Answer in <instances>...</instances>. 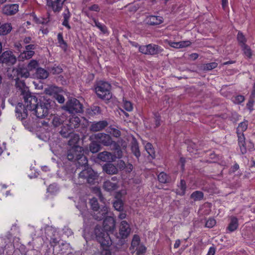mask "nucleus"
I'll return each mask as SVG.
<instances>
[{
	"mask_svg": "<svg viewBox=\"0 0 255 255\" xmlns=\"http://www.w3.org/2000/svg\"><path fill=\"white\" fill-rule=\"evenodd\" d=\"M115 228V221L114 219L108 216L103 221V228L100 226H96L94 229V234L97 241L103 247H109L112 244L111 238L107 231H112Z\"/></svg>",
	"mask_w": 255,
	"mask_h": 255,
	"instance_id": "obj_1",
	"label": "nucleus"
},
{
	"mask_svg": "<svg viewBox=\"0 0 255 255\" xmlns=\"http://www.w3.org/2000/svg\"><path fill=\"white\" fill-rule=\"evenodd\" d=\"M23 98L25 102L24 105L19 103L15 107L16 117L22 122L27 117V111H32L39 103L36 96L31 93H26L25 94L23 93Z\"/></svg>",
	"mask_w": 255,
	"mask_h": 255,
	"instance_id": "obj_2",
	"label": "nucleus"
},
{
	"mask_svg": "<svg viewBox=\"0 0 255 255\" xmlns=\"http://www.w3.org/2000/svg\"><path fill=\"white\" fill-rule=\"evenodd\" d=\"M55 102L47 96H43L39 100V102L34 107V114L38 118H43L47 116L49 111L54 105Z\"/></svg>",
	"mask_w": 255,
	"mask_h": 255,
	"instance_id": "obj_3",
	"label": "nucleus"
},
{
	"mask_svg": "<svg viewBox=\"0 0 255 255\" xmlns=\"http://www.w3.org/2000/svg\"><path fill=\"white\" fill-rule=\"evenodd\" d=\"M67 158L69 160H76V166L78 167L84 166L85 168L88 165V159L83 154V149L81 146L75 147L68 150Z\"/></svg>",
	"mask_w": 255,
	"mask_h": 255,
	"instance_id": "obj_4",
	"label": "nucleus"
},
{
	"mask_svg": "<svg viewBox=\"0 0 255 255\" xmlns=\"http://www.w3.org/2000/svg\"><path fill=\"white\" fill-rule=\"evenodd\" d=\"M97 177V173L91 168L87 167L79 173L78 181L76 182V184L81 185L88 183L90 184H94Z\"/></svg>",
	"mask_w": 255,
	"mask_h": 255,
	"instance_id": "obj_5",
	"label": "nucleus"
},
{
	"mask_svg": "<svg viewBox=\"0 0 255 255\" xmlns=\"http://www.w3.org/2000/svg\"><path fill=\"white\" fill-rule=\"evenodd\" d=\"M248 122L247 121L239 124L237 128V134L238 137V144L240 148L241 153L243 154H245L247 152V148L245 145V137L244 132L246 131L248 128Z\"/></svg>",
	"mask_w": 255,
	"mask_h": 255,
	"instance_id": "obj_6",
	"label": "nucleus"
},
{
	"mask_svg": "<svg viewBox=\"0 0 255 255\" xmlns=\"http://www.w3.org/2000/svg\"><path fill=\"white\" fill-rule=\"evenodd\" d=\"M96 92L99 98L109 100L112 98V95L110 91L111 85L108 82L100 81L95 88Z\"/></svg>",
	"mask_w": 255,
	"mask_h": 255,
	"instance_id": "obj_7",
	"label": "nucleus"
},
{
	"mask_svg": "<svg viewBox=\"0 0 255 255\" xmlns=\"http://www.w3.org/2000/svg\"><path fill=\"white\" fill-rule=\"evenodd\" d=\"M63 109L69 113L75 114L83 112V105L75 98L69 99Z\"/></svg>",
	"mask_w": 255,
	"mask_h": 255,
	"instance_id": "obj_8",
	"label": "nucleus"
},
{
	"mask_svg": "<svg viewBox=\"0 0 255 255\" xmlns=\"http://www.w3.org/2000/svg\"><path fill=\"white\" fill-rule=\"evenodd\" d=\"M66 120V116L64 114L61 115H51L48 118V121H46V120H44L41 122V124L43 126H49L51 124L54 127H58L60 125H62Z\"/></svg>",
	"mask_w": 255,
	"mask_h": 255,
	"instance_id": "obj_9",
	"label": "nucleus"
},
{
	"mask_svg": "<svg viewBox=\"0 0 255 255\" xmlns=\"http://www.w3.org/2000/svg\"><path fill=\"white\" fill-rule=\"evenodd\" d=\"M16 61V57L11 51H5L0 55V63L11 65L15 64Z\"/></svg>",
	"mask_w": 255,
	"mask_h": 255,
	"instance_id": "obj_10",
	"label": "nucleus"
},
{
	"mask_svg": "<svg viewBox=\"0 0 255 255\" xmlns=\"http://www.w3.org/2000/svg\"><path fill=\"white\" fill-rule=\"evenodd\" d=\"M131 228L129 225L126 221L121 222L119 227V236L121 239H126L130 234Z\"/></svg>",
	"mask_w": 255,
	"mask_h": 255,
	"instance_id": "obj_11",
	"label": "nucleus"
},
{
	"mask_svg": "<svg viewBox=\"0 0 255 255\" xmlns=\"http://www.w3.org/2000/svg\"><path fill=\"white\" fill-rule=\"evenodd\" d=\"M12 72L13 74L16 75L15 80L17 81L19 78H28L30 74L28 70L23 66H18L17 68L13 69Z\"/></svg>",
	"mask_w": 255,
	"mask_h": 255,
	"instance_id": "obj_12",
	"label": "nucleus"
},
{
	"mask_svg": "<svg viewBox=\"0 0 255 255\" xmlns=\"http://www.w3.org/2000/svg\"><path fill=\"white\" fill-rule=\"evenodd\" d=\"M108 213V209L106 206H101L99 210L94 211L93 218L98 221H101L106 218Z\"/></svg>",
	"mask_w": 255,
	"mask_h": 255,
	"instance_id": "obj_13",
	"label": "nucleus"
},
{
	"mask_svg": "<svg viewBox=\"0 0 255 255\" xmlns=\"http://www.w3.org/2000/svg\"><path fill=\"white\" fill-rule=\"evenodd\" d=\"M108 125V123L106 121L94 122L91 124L90 130L93 132L99 131L104 129Z\"/></svg>",
	"mask_w": 255,
	"mask_h": 255,
	"instance_id": "obj_14",
	"label": "nucleus"
},
{
	"mask_svg": "<svg viewBox=\"0 0 255 255\" xmlns=\"http://www.w3.org/2000/svg\"><path fill=\"white\" fill-rule=\"evenodd\" d=\"M96 138L99 140V142L104 145L109 146L113 142L110 135L104 133H98L96 135Z\"/></svg>",
	"mask_w": 255,
	"mask_h": 255,
	"instance_id": "obj_15",
	"label": "nucleus"
},
{
	"mask_svg": "<svg viewBox=\"0 0 255 255\" xmlns=\"http://www.w3.org/2000/svg\"><path fill=\"white\" fill-rule=\"evenodd\" d=\"M3 14L12 15L15 14L18 10V5L16 4L5 5L2 8Z\"/></svg>",
	"mask_w": 255,
	"mask_h": 255,
	"instance_id": "obj_16",
	"label": "nucleus"
},
{
	"mask_svg": "<svg viewBox=\"0 0 255 255\" xmlns=\"http://www.w3.org/2000/svg\"><path fill=\"white\" fill-rule=\"evenodd\" d=\"M116 156L108 151H103L98 154V158L104 162H111L115 160Z\"/></svg>",
	"mask_w": 255,
	"mask_h": 255,
	"instance_id": "obj_17",
	"label": "nucleus"
},
{
	"mask_svg": "<svg viewBox=\"0 0 255 255\" xmlns=\"http://www.w3.org/2000/svg\"><path fill=\"white\" fill-rule=\"evenodd\" d=\"M46 5L51 7L54 12H59L62 8V3L57 0L52 1V0H46Z\"/></svg>",
	"mask_w": 255,
	"mask_h": 255,
	"instance_id": "obj_18",
	"label": "nucleus"
},
{
	"mask_svg": "<svg viewBox=\"0 0 255 255\" xmlns=\"http://www.w3.org/2000/svg\"><path fill=\"white\" fill-rule=\"evenodd\" d=\"M146 23L150 25H156L163 22V18L161 16L150 15L146 18Z\"/></svg>",
	"mask_w": 255,
	"mask_h": 255,
	"instance_id": "obj_19",
	"label": "nucleus"
},
{
	"mask_svg": "<svg viewBox=\"0 0 255 255\" xmlns=\"http://www.w3.org/2000/svg\"><path fill=\"white\" fill-rule=\"evenodd\" d=\"M102 168L103 171L108 174H116L118 172L117 167L111 163H106Z\"/></svg>",
	"mask_w": 255,
	"mask_h": 255,
	"instance_id": "obj_20",
	"label": "nucleus"
},
{
	"mask_svg": "<svg viewBox=\"0 0 255 255\" xmlns=\"http://www.w3.org/2000/svg\"><path fill=\"white\" fill-rule=\"evenodd\" d=\"M167 43L171 47L175 48H181L187 47L191 45V42L190 41H181L179 42H172L168 41Z\"/></svg>",
	"mask_w": 255,
	"mask_h": 255,
	"instance_id": "obj_21",
	"label": "nucleus"
},
{
	"mask_svg": "<svg viewBox=\"0 0 255 255\" xmlns=\"http://www.w3.org/2000/svg\"><path fill=\"white\" fill-rule=\"evenodd\" d=\"M148 54L156 55L162 52L163 49L159 46L156 44H148Z\"/></svg>",
	"mask_w": 255,
	"mask_h": 255,
	"instance_id": "obj_22",
	"label": "nucleus"
},
{
	"mask_svg": "<svg viewBox=\"0 0 255 255\" xmlns=\"http://www.w3.org/2000/svg\"><path fill=\"white\" fill-rule=\"evenodd\" d=\"M73 130L67 125H63L59 131L60 135L64 138H68L72 134Z\"/></svg>",
	"mask_w": 255,
	"mask_h": 255,
	"instance_id": "obj_23",
	"label": "nucleus"
},
{
	"mask_svg": "<svg viewBox=\"0 0 255 255\" xmlns=\"http://www.w3.org/2000/svg\"><path fill=\"white\" fill-rule=\"evenodd\" d=\"M119 187L116 182H113L111 180H107L104 182L103 188L108 191L115 190Z\"/></svg>",
	"mask_w": 255,
	"mask_h": 255,
	"instance_id": "obj_24",
	"label": "nucleus"
},
{
	"mask_svg": "<svg viewBox=\"0 0 255 255\" xmlns=\"http://www.w3.org/2000/svg\"><path fill=\"white\" fill-rule=\"evenodd\" d=\"M80 118L76 116H72L69 120L67 125L73 130L74 128H77L80 125Z\"/></svg>",
	"mask_w": 255,
	"mask_h": 255,
	"instance_id": "obj_25",
	"label": "nucleus"
},
{
	"mask_svg": "<svg viewBox=\"0 0 255 255\" xmlns=\"http://www.w3.org/2000/svg\"><path fill=\"white\" fill-rule=\"evenodd\" d=\"M70 137L71 138L68 141V144L71 146L70 149H73L75 147L80 146L77 145L80 139L79 136L78 134L73 132L72 134L70 135Z\"/></svg>",
	"mask_w": 255,
	"mask_h": 255,
	"instance_id": "obj_26",
	"label": "nucleus"
},
{
	"mask_svg": "<svg viewBox=\"0 0 255 255\" xmlns=\"http://www.w3.org/2000/svg\"><path fill=\"white\" fill-rule=\"evenodd\" d=\"M63 21L62 22V25L67 28L68 29H71V26L69 24V20L71 17V13L68 8L64 10L63 14Z\"/></svg>",
	"mask_w": 255,
	"mask_h": 255,
	"instance_id": "obj_27",
	"label": "nucleus"
},
{
	"mask_svg": "<svg viewBox=\"0 0 255 255\" xmlns=\"http://www.w3.org/2000/svg\"><path fill=\"white\" fill-rule=\"evenodd\" d=\"M12 30V26L10 23H5L2 25H0V35H5Z\"/></svg>",
	"mask_w": 255,
	"mask_h": 255,
	"instance_id": "obj_28",
	"label": "nucleus"
},
{
	"mask_svg": "<svg viewBox=\"0 0 255 255\" xmlns=\"http://www.w3.org/2000/svg\"><path fill=\"white\" fill-rule=\"evenodd\" d=\"M35 54L34 51H24L18 57V60L24 61L25 60L30 59Z\"/></svg>",
	"mask_w": 255,
	"mask_h": 255,
	"instance_id": "obj_29",
	"label": "nucleus"
},
{
	"mask_svg": "<svg viewBox=\"0 0 255 255\" xmlns=\"http://www.w3.org/2000/svg\"><path fill=\"white\" fill-rule=\"evenodd\" d=\"M131 150L136 158H138L140 156L138 144L135 139H133L131 142Z\"/></svg>",
	"mask_w": 255,
	"mask_h": 255,
	"instance_id": "obj_30",
	"label": "nucleus"
},
{
	"mask_svg": "<svg viewBox=\"0 0 255 255\" xmlns=\"http://www.w3.org/2000/svg\"><path fill=\"white\" fill-rule=\"evenodd\" d=\"M36 75L39 79H45L48 77L49 73L44 69L39 68L37 69Z\"/></svg>",
	"mask_w": 255,
	"mask_h": 255,
	"instance_id": "obj_31",
	"label": "nucleus"
},
{
	"mask_svg": "<svg viewBox=\"0 0 255 255\" xmlns=\"http://www.w3.org/2000/svg\"><path fill=\"white\" fill-rule=\"evenodd\" d=\"M203 197L204 194L200 191H194L190 195V198L194 201H200L203 199Z\"/></svg>",
	"mask_w": 255,
	"mask_h": 255,
	"instance_id": "obj_32",
	"label": "nucleus"
},
{
	"mask_svg": "<svg viewBox=\"0 0 255 255\" xmlns=\"http://www.w3.org/2000/svg\"><path fill=\"white\" fill-rule=\"evenodd\" d=\"M238 227V221L237 218L233 217L231 219L230 223L228 227V230L230 232L235 231Z\"/></svg>",
	"mask_w": 255,
	"mask_h": 255,
	"instance_id": "obj_33",
	"label": "nucleus"
},
{
	"mask_svg": "<svg viewBox=\"0 0 255 255\" xmlns=\"http://www.w3.org/2000/svg\"><path fill=\"white\" fill-rule=\"evenodd\" d=\"M179 190L177 191V194L181 196H183L185 194L186 189V184L184 180L181 179L180 182L178 186Z\"/></svg>",
	"mask_w": 255,
	"mask_h": 255,
	"instance_id": "obj_34",
	"label": "nucleus"
},
{
	"mask_svg": "<svg viewBox=\"0 0 255 255\" xmlns=\"http://www.w3.org/2000/svg\"><path fill=\"white\" fill-rule=\"evenodd\" d=\"M159 181L162 183H168L170 181V179L168 175L164 172H161L158 176Z\"/></svg>",
	"mask_w": 255,
	"mask_h": 255,
	"instance_id": "obj_35",
	"label": "nucleus"
},
{
	"mask_svg": "<svg viewBox=\"0 0 255 255\" xmlns=\"http://www.w3.org/2000/svg\"><path fill=\"white\" fill-rule=\"evenodd\" d=\"M89 203H90L91 209L94 211H97L99 210V209L101 207L99 206L98 200H97V198H96L94 197V198H92V199H91L90 200Z\"/></svg>",
	"mask_w": 255,
	"mask_h": 255,
	"instance_id": "obj_36",
	"label": "nucleus"
},
{
	"mask_svg": "<svg viewBox=\"0 0 255 255\" xmlns=\"http://www.w3.org/2000/svg\"><path fill=\"white\" fill-rule=\"evenodd\" d=\"M57 39L60 46L64 50H66L67 47V45L66 42L63 39V35L61 33H58L57 35Z\"/></svg>",
	"mask_w": 255,
	"mask_h": 255,
	"instance_id": "obj_37",
	"label": "nucleus"
},
{
	"mask_svg": "<svg viewBox=\"0 0 255 255\" xmlns=\"http://www.w3.org/2000/svg\"><path fill=\"white\" fill-rule=\"evenodd\" d=\"M89 148L92 153H96L100 150L101 145L96 142H92L90 144Z\"/></svg>",
	"mask_w": 255,
	"mask_h": 255,
	"instance_id": "obj_38",
	"label": "nucleus"
},
{
	"mask_svg": "<svg viewBox=\"0 0 255 255\" xmlns=\"http://www.w3.org/2000/svg\"><path fill=\"white\" fill-rule=\"evenodd\" d=\"M145 148L147 152L149 154V155L154 158L155 157V152L153 148L152 145L148 142L145 145Z\"/></svg>",
	"mask_w": 255,
	"mask_h": 255,
	"instance_id": "obj_39",
	"label": "nucleus"
},
{
	"mask_svg": "<svg viewBox=\"0 0 255 255\" xmlns=\"http://www.w3.org/2000/svg\"><path fill=\"white\" fill-rule=\"evenodd\" d=\"M109 132L116 137H119L121 135V131L117 128L112 126L109 128Z\"/></svg>",
	"mask_w": 255,
	"mask_h": 255,
	"instance_id": "obj_40",
	"label": "nucleus"
},
{
	"mask_svg": "<svg viewBox=\"0 0 255 255\" xmlns=\"http://www.w3.org/2000/svg\"><path fill=\"white\" fill-rule=\"evenodd\" d=\"M140 238L138 235H134L133 236L131 243V247L134 249L135 248H137L140 243Z\"/></svg>",
	"mask_w": 255,
	"mask_h": 255,
	"instance_id": "obj_41",
	"label": "nucleus"
},
{
	"mask_svg": "<svg viewBox=\"0 0 255 255\" xmlns=\"http://www.w3.org/2000/svg\"><path fill=\"white\" fill-rule=\"evenodd\" d=\"M113 206L116 210L121 211L123 209V202L122 200H117L113 203Z\"/></svg>",
	"mask_w": 255,
	"mask_h": 255,
	"instance_id": "obj_42",
	"label": "nucleus"
},
{
	"mask_svg": "<svg viewBox=\"0 0 255 255\" xmlns=\"http://www.w3.org/2000/svg\"><path fill=\"white\" fill-rule=\"evenodd\" d=\"M94 22L95 26H96L102 32H103L104 33L107 32V28L105 25L101 24L95 19H94Z\"/></svg>",
	"mask_w": 255,
	"mask_h": 255,
	"instance_id": "obj_43",
	"label": "nucleus"
},
{
	"mask_svg": "<svg viewBox=\"0 0 255 255\" xmlns=\"http://www.w3.org/2000/svg\"><path fill=\"white\" fill-rule=\"evenodd\" d=\"M125 7L128 8V10L130 12H135L139 8V6L138 4L131 3L127 5Z\"/></svg>",
	"mask_w": 255,
	"mask_h": 255,
	"instance_id": "obj_44",
	"label": "nucleus"
},
{
	"mask_svg": "<svg viewBox=\"0 0 255 255\" xmlns=\"http://www.w3.org/2000/svg\"><path fill=\"white\" fill-rule=\"evenodd\" d=\"M218 66V64L216 62H212L209 63L205 64L203 66L204 70H211Z\"/></svg>",
	"mask_w": 255,
	"mask_h": 255,
	"instance_id": "obj_45",
	"label": "nucleus"
},
{
	"mask_svg": "<svg viewBox=\"0 0 255 255\" xmlns=\"http://www.w3.org/2000/svg\"><path fill=\"white\" fill-rule=\"evenodd\" d=\"M237 39L241 46L246 45V39L242 32H238L237 35Z\"/></svg>",
	"mask_w": 255,
	"mask_h": 255,
	"instance_id": "obj_46",
	"label": "nucleus"
},
{
	"mask_svg": "<svg viewBox=\"0 0 255 255\" xmlns=\"http://www.w3.org/2000/svg\"><path fill=\"white\" fill-rule=\"evenodd\" d=\"M38 66V62L35 60H32L30 61L29 64H28V68L30 71H32L35 69H36Z\"/></svg>",
	"mask_w": 255,
	"mask_h": 255,
	"instance_id": "obj_47",
	"label": "nucleus"
},
{
	"mask_svg": "<svg viewBox=\"0 0 255 255\" xmlns=\"http://www.w3.org/2000/svg\"><path fill=\"white\" fill-rule=\"evenodd\" d=\"M245 54L249 58H251L252 56V52L251 49L247 45L242 46Z\"/></svg>",
	"mask_w": 255,
	"mask_h": 255,
	"instance_id": "obj_48",
	"label": "nucleus"
},
{
	"mask_svg": "<svg viewBox=\"0 0 255 255\" xmlns=\"http://www.w3.org/2000/svg\"><path fill=\"white\" fill-rule=\"evenodd\" d=\"M160 122L161 119L159 115L157 114H155L154 119V124L153 125V127L154 128L158 127L160 125Z\"/></svg>",
	"mask_w": 255,
	"mask_h": 255,
	"instance_id": "obj_49",
	"label": "nucleus"
},
{
	"mask_svg": "<svg viewBox=\"0 0 255 255\" xmlns=\"http://www.w3.org/2000/svg\"><path fill=\"white\" fill-rule=\"evenodd\" d=\"M216 220L213 218H209L206 222L205 227L209 228H213L216 225Z\"/></svg>",
	"mask_w": 255,
	"mask_h": 255,
	"instance_id": "obj_50",
	"label": "nucleus"
},
{
	"mask_svg": "<svg viewBox=\"0 0 255 255\" xmlns=\"http://www.w3.org/2000/svg\"><path fill=\"white\" fill-rule=\"evenodd\" d=\"M124 108L128 112H130L133 109L132 105L131 102L126 100L124 101Z\"/></svg>",
	"mask_w": 255,
	"mask_h": 255,
	"instance_id": "obj_51",
	"label": "nucleus"
},
{
	"mask_svg": "<svg viewBox=\"0 0 255 255\" xmlns=\"http://www.w3.org/2000/svg\"><path fill=\"white\" fill-rule=\"evenodd\" d=\"M101 113L100 108L98 106H94L91 108L89 114L91 115H97Z\"/></svg>",
	"mask_w": 255,
	"mask_h": 255,
	"instance_id": "obj_52",
	"label": "nucleus"
},
{
	"mask_svg": "<svg viewBox=\"0 0 255 255\" xmlns=\"http://www.w3.org/2000/svg\"><path fill=\"white\" fill-rule=\"evenodd\" d=\"M245 98L243 96L238 95L234 98L233 101L235 103L239 104L243 102Z\"/></svg>",
	"mask_w": 255,
	"mask_h": 255,
	"instance_id": "obj_53",
	"label": "nucleus"
},
{
	"mask_svg": "<svg viewBox=\"0 0 255 255\" xmlns=\"http://www.w3.org/2000/svg\"><path fill=\"white\" fill-rule=\"evenodd\" d=\"M51 72L53 74H58L62 72V69L60 67H53L51 69Z\"/></svg>",
	"mask_w": 255,
	"mask_h": 255,
	"instance_id": "obj_54",
	"label": "nucleus"
},
{
	"mask_svg": "<svg viewBox=\"0 0 255 255\" xmlns=\"http://www.w3.org/2000/svg\"><path fill=\"white\" fill-rule=\"evenodd\" d=\"M136 255H143L144 253L146 251L145 247L142 246H139L138 248L136 249Z\"/></svg>",
	"mask_w": 255,
	"mask_h": 255,
	"instance_id": "obj_55",
	"label": "nucleus"
},
{
	"mask_svg": "<svg viewBox=\"0 0 255 255\" xmlns=\"http://www.w3.org/2000/svg\"><path fill=\"white\" fill-rule=\"evenodd\" d=\"M148 45L140 46L139 47V52L144 54H148Z\"/></svg>",
	"mask_w": 255,
	"mask_h": 255,
	"instance_id": "obj_56",
	"label": "nucleus"
},
{
	"mask_svg": "<svg viewBox=\"0 0 255 255\" xmlns=\"http://www.w3.org/2000/svg\"><path fill=\"white\" fill-rule=\"evenodd\" d=\"M36 48V45L34 44H29L25 46V51H34L33 50H34Z\"/></svg>",
	"mask_w": 255,
	"mask_h": 255,
	"instance_id": "obj_57",
	"label": "nucleus"
},
{
	"mask_svg": "<svg viewBox=\"0 0 255 255\" xmlns=\"http://www.w3.org/2000/svg\"><path fill=\"white\" fill-rule=\"evenodd\" d=\"M89 9L90 10L97 11V12L99 11L100 9L99 6L96 4L91 5L90 7H89Z\"/></svg>",
	"mask_w": 255,
	"mask_h": 255,
	"instance_id": "obj_58",
	"label": "nucleus"
},
{
	"mask_svg": "<svg viewBox=\"0 0 255 255\" xmlns=\"http://www.w3.org/2000/svg\"><path fill=\"white\" fill-rule=\"evenodd\" d=\"M56 99L59 103H63L65 101L64 97L61 95H57L56 97Z\"/></svg>",
	"mask_w": 255,
	"mask_h": 255,
	"instance_id": "obj_59",
	"label": "nucleus"
},
{
	"mask_svg": "<svg viewBox=\"0 0 255 255\" xmlns=\"http://www.w3.org/2000/svg\"><path fill=\"white\" fill-rule=\"evenodd\" d=\"M216 252V248L214 247L210 248L208 252L206 255H215Z\"/></svg>",
	"mask_w": 255,
	"mask_h": 255,
	"instance_id": "obj_60",
	"label": "nucleus"
},
{
	"mask_svg": "<svg viewBox=\"0 0 255 255\" xmlns=\"http://www.w3.org/2000/svg\"><path fill=\"white\" fill-rule=\"evenodd\" d=\"M127 214L125 212H120L119 214L118 215L119 218H120L121 220L124 219L126 218Z\"/></svg>",
	"mask_w": 255,
	"mask_h": 255,
	"instance_id": "obj_61",
	"label": "nucleus"
},
{
	"mask_svg": "<svg viewBox=\"0 0 255 255\" xmlns=\"http://www.w3.org/2000/svg\"><path fill=\"white\" fill-rule=\"evenodd\" d=\"M101 255H112V254L109 250L106 249L102 251Z\"/></svg>",
	"mask_w": 255,
	"mask_h": 255,
	"instance_id": "obj_62",
	"label": "nucleus"
},
{
	"mask_svg": "<svg viewBox=\"0 0 255 255\" xmlns=\"http://www.w3.org/2000/svg\"><path fill=\"white\" fill-rule=\"evenodd\" d=\"M248 150L250 151H253L254 150V143L251 142V141H250L249 142V144H248Z\"/></svg>",
	"mask_w": 255,
	"mask_h": 255,
	"instance_id": "obj_63",
	"label": "nucleus"
},
{
	"mask_svg": "<svg viewBox=\"0 0 255 255\" xmlns=\"http://www.w3.org/2000/svg\"><path fill=\"white\" fill-rule=\"evenodd\" d=\"M31 38L30 37H25L23 38V41L25 44H28L30 42Z\"/></svg>",
	"mask_w": 255,
	"mask_h": 255,
	"instance_id": "obj_64",
	"label": "nucleus"
}]
</instances>
